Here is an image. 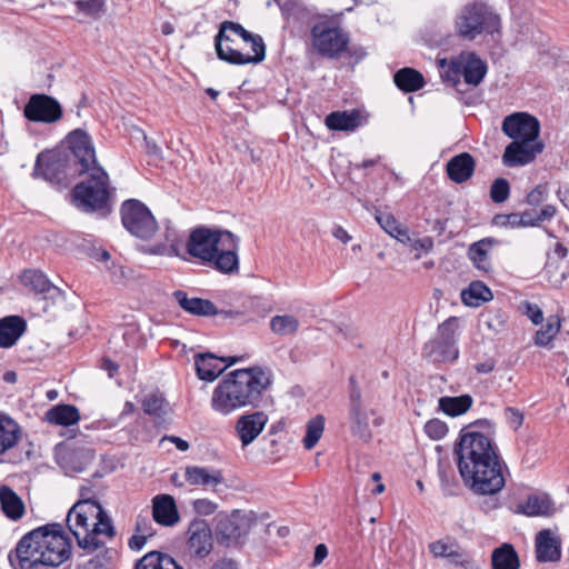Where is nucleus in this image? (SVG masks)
Wrapping results in <instances>:
<instances>
[{
    "label": "nucleus",
    "instance_id": "nucleus-58",
    "mask_svg": "<svg viewBox=\"0 0 569 569\" xmlns=\"http://www.w3.org/2000/svg\"><path fill=\"white\" fill-rule=\"evenodd\" d=\"M136 531L146 537H152L153 530L151 522L147 518L138 517L136 522Z\"/></svg>",
    "mask_w": 569,
    "mask_h": 569
},
{
    "label": "nucleus",
    "instance_id": "nucleus-21",
    "mask_svg": "<svg viewBox=\"0 0 569 569\" xmlns=\"http://www.w3.org/2000/svg\"><path fill=\"white\" fill-rule=\"evenodd\" d=\"M475 169L476 160L468 152L452 157L446 166L449 179L456 183L468 181L473 176Z\"/></svg>",
    "mask_w": 569,
    "mask_h": 569
},
{
    "label": "nucleus",
    "instance_id": "nucleus-34",
    "mask_svg": "<svg viewBox=\"0 0 569 569\" xmlns=\"http://www.w3.org/2000/svg\"><path fill=\"white\" fill-rule=\"evenodd\" d=\"M491 299V290L481 281H473L461 291V300L468 307H479Z\"/></svg>",
    "mask_w": 569,
    "mask_h": 569
},
{
    "label": "nucleus",
    "instance_id": "nucleus-61",
    "mask_svg": "<svg viewBox=\"0 0 569 569\" xmlns=\"http://www.w3.org/2000/svg\"><path fill=\"white\" fill-rule=\"evenodd\" d=\"M327 556H328L327 547L323 543L318 545L315 549L312 566L313 567L319 566L326 559Z\"/></svg>",
    "mask_w": 569,
    "mask_h": 569
},
{
    "label": "nucleus",
    "instance_id": "nucleus-8",
    "mask_svg": "<svg viewBox=\"0 0 569 569\" xmlns=\"http://www.w3.org/2000/svg\"><path fill=\"white\" fill-rule=\"evenodd\" d=\"M216 51L219 59L233 64L258 63L266 57L262 38L231 21L221 24L216 37Z\"/></svg>",
    "mask_w": 569,
    "mask_h": 569
},
{
    "label": "nucleus",
    "instance_id": "nucleus-48",
    "mask_svg": "<svg viewBox=\"0 0 569 569\" xmlns=\"http://www.w3.org/2000/svg\"><path fill=\"white\" fill-rule=\"evenodd\" d=\"M74 4L79 12L96 17L103 10L104 0H77Z\"/></svg>",
    "mask_w": 569,
    "mask_h": 569
},
{
    "label": "nucleus",
    "instance_id": "nucleus-51",
    "mask_svg": "<svg viewBox=\"0 0 569 569\" xmlns=\"http://www.w3.org/2000/svg\"><path fill=\"white\" fill-rule=\"evenodd\" d=\"M519 221H521L519 213H500L492 218V224L500 228H520Z\"/></svg>",
    "mask_w": 569,
    "mask_h": 569
},
{
    "label": "nucleus",
    "instance_id": "nucleus-54",
    "mask_svg": "<svg viewBox=\"0 0 569 569\" xmlns=\"http://www.w3.org/2000/svg\"><path fill=\"white\" fill-rule=\"evenodd\" d=\"M547 197H548L547 186L539 184L528 193L527 202L530 206H539L547 199Z\"/></svg>",
    "mask_w": 569,
    "mask_h": 569
},
{
    "label": "nucleus",
    "instance_id": "nucleus-59",
    "mask_svg": "<svg viewBox=\"0 0 569 569\" xmlns=\"http://www.w3.org/2000/svg\"><path fill=\"white\" fill-rule=\"evenodd\" d=\"M411 247L413 250H422L425 252H428L433 247V241L430 237H425L421 239H415L411 242Z\"/></svg>",
    "mask_w": 569,
    "mask_h": 569
},
{
    "label": "nucleus",
    "instance_id": "nucleus-20",
    "mask_svg": "<svg viewBox=\"0 0 569 569\" xmlns=\"http://www.w3.org/2000/svg\"><path fill=\"white\" fill-rule=\"evenodd\" d=\"M236 361V358H230V361L227 362V359L218 358L212 353H198L194 357L198 377L207 381L214 380L226 368Z\"/></svg>",
    "mask_w": 569,
    "mask_h": 569
},
{
    "label": "nucleus",
    "instance_id": "nucleus-11",
    "mask_svg": "<svg viewBox=\"0 0 569 569\" xmlns=\"http://www.w3.org/2000/svg\"><path fill=\"white\" fill-rule=\"evenodd\" d=\"M348 422L351 435L362 442H369L373 437V428L380 427L383 422L376 410L362 402L361 392L356 386L350 391Z\"/></svg>",
    "mask_w": 569,
    "mask_h": 569
},
{
    "label": "nucleus",
    "instance_id": "nucleus-36",
    "mask_svg": "<svg viewBox=\"0 0 569 569\" xmlns=\"http://www.w3.org/2000/svg\"><path fill=\"white\" fill-rule=\"evenodd\" d=\"M300 328V321L293 315H277L270 319V330L280 337L293 336Z\"/></svg>",
    "mask_w": 569,
    "mask_h": 569
},
{
    "label": "nucleus",
    "instance_id": "nucleus-64",
    "mask_svg": "<svg viewBox=\"0 0 569 569\" xmlns=\"http://www.w3.org/2000/svg\"><path fill=\"white\" fill-rule=\"evenodd\" d=\"M391 237L396 238L398 241L403 243H410L412 242V239L409 236L408 229L402 227L401 224L397 228V231H395Z\"/></svg>",
    "mask_w": 569,
    "mask_h": 569
},
{
    "label": "nucleus",
    "instance_id": "nucleus-32",
    "mask_svg": "<svg viewBox=\"0 0 569 569\" xmlns=\"http://www.w3.org/2000/svg\"><path fill=\"white\" fill-rule=\"evenodd\" d=\"M19 279L23 287L34 293H48L51 290H57L47 276L39 270H26L20 274Z\"/></svg>",
    "mask_w": 569,
    "mask_h": 569
},
{
    "label": "nucleus",
    "instance_id": "nucleus-30",
    "mask_svg": "<svg viewBox=\"0 0 569 569\" xmlns=\"http://www.w3.org/2000/svg\"><path fill=\"white\" fill-rule=\"evenodd\" d=\"M493 243V239L486 238L470 246L468 256L477 269L486 272L491 269L489 251Z\"/></svg>",
    "mask_w": 569,
    "mask_h": 569
},
{
    "label": "nucleus",
    "instance_id": "nucleus-50",
    "mask_svg": "<svg viewBox=\"0 0 569 569\" xmlns=\"http://www.w3.org/2000/svg\"><path fill=\"white\" fill-rule=\"evenodd\" d=\"M425 431L431 439L439 440L447 435L448 428L445 422L432 419L425 425Z\"/></svg>",
    "mask_w": 569,
    "mask_h": 569
},
{
    "label": "nucleus",
    "instance_id": "nucleus-15",
    "mask_svg": "<svg viewBox=\"0 0 569 569\" xmlns=\"http://www.w3.org/2000/svg\"><path fill=\"white\" fill-rule=\"evenodd\" d=\"M24 116L31 121L54 122L62 116L57 100L43 94L32 96L24 107Z\"/></svg>",
    "mask_w": 569,
    "mask_h": 569
},
{
    "label": "nucleus",
    "instance_id": "nucleus-46",
    "mask_svg": "<svg viewBox=\"0 0 569 569\" xmlns=\"http://www.w3.org/2000/svg\"><path fill=\"white\" fill-rule=\"evenodd\" d=\"M510 194V184L507 179L498 178L490 187V198L495 203L507 201Z\"/></svg>",
    "mask_w": 569,
    "mask_h": 569
},
{
    "label": "nucleus",
    "instance_id": "nucleus-39",
    "mask_svg": "<svg viewBox=\"0 0 569 569\" xmlns=\"http://www.w3.org/2000/svg\"><path fill=\"white\" fill-rule=\"evenodd\" d=\"M545 269L548 281L555 287H560L569 277V263L567 260L548 258Z\"/></svg>",
    "mask_w": 569,
    "mask_h": 569
},
{
    "label": "nucleus",
    "instance_id": "nucleus-2",
    "mask_svg": "<svg viewBox=\"0 0 569 569\" xmlns=\"http://www.w3.org/2000/svg\"><path fill=\"white\" fill-rule=\"evenodd\" d=\"M68 148L72 156L70 164L74 172L84 177L72 190L73 201L78 208L87 212L110 211L111 187L109 176L97 162L96 151L89 134L80 129L67 137Z\"/></svg>",
    "mask_w": 569,
    "mask_h": 569
},
{
    "label": "nucleus",
    "instance_id": "nucleus-40",
    "mask_svg": "<svg viewBox=\"0 0 569 569\" xmlns=\"http://www.w3.org/2000/svg\"><path fill=\"white\" fill-rule=\"evenodd\" d=\"M142 408L147 415L163 417L169 413V403L158 392L147 395L142 400Z\"/></svg>",
    "mask_w": 569,
    "mask_h": 569
},
{
    "label": "nucleus",
    "instance_id": "nucleus-47",
    "mask_svg": "<svg viewBox=\"0 0 569 569\" xmlns=\"http://www.w3.org/2000/svg\"><path fill=\"white\" fill-rule=\"evenodd\" d=\"M449 561L453 565L460 566L465 569H475L476 563L470 555L461 548L458 543L453 548V550L447 557Z\"/></svg>",
    "mask_w": 569,
    "mask_h": 569
},
{
    "label": "nucleus",
    "instance_id": "nucleus-5",
    "mask_svg": "<svg viewBox=\"0 0 569 569\" xmlns=\"http://www.w3.org/2000/svg\"><path fill=\"white\" fill-rule=\"evenodd\" d=\"M239 238L228 230L197 228L188 239L187 251L190 256L212 264L222 273H232L239 269Z\"/></svg>",
    "mask_w": 569,
    "mask_h": 569
},
{
    "label": "nucleus",
    "instance_id": "nucleus-28",
    "mask_svg": "<svg viewBox=\"0 0 569 569\" xmlns=\"http://www.w3.org/2000/svg\"><path fill=\"white\" fill-rule=\"evenodd\" d=\"M0 506L3 513L11 520H19L24 515L22 499L7 486L0 488Z\"/></svg>",
    "mask_w": 569,
    "mask_h": 569
},
{
    "label": "nucleus",
    "instance_id": "nucleus-17",
    "mask_svg": "<svg viewBox=\"0 0 569 569\" xmlns=\"http://www.w3.org/2000/svg\"><path fill=\"white\" fill-rule=\"evenodd\" d=\"M451 70L461 73L468 84L478 86L487 73V66L475 53L462 52L451 61Z\"/></svg>",
    "mask_w": 569,
    "mask_h": 569
},
{
    "label": "nucleus",
    "instance_id": "nucleus-53",
    "mask_svg": "<svg viewBox=\"0 0 569 569\" xmlns=\"http://www.w3.org/2000/svg\"><path fill=\"white\" fill-rule=\"evenodd\" d=\"M522 311L533 325H540L543 320V312L536 303L525 301L522 303Z\"/></svg>",
    "mask_w": 569,
    "mask_h": 569
},
{
    "label": "nucleus",
    "instance_id": "nucleus-31",
    "mask_svg": "<svg viewBox=\"0 0 569 569\" xmlns=\"http://www.w3.org/2000/svg\"><path fill=\"white\" fill-rule=\"evenodd\" d=\"M78 409L70 405H58L46 412V420L58 426H71L79 421Z\"/></svg>",
    "mask_w": 569,
    "mask_h": 569
},
{
    "label": "nucleus",
    "instance_id": "nucleus-29",
    "mask_svg": "<svg viewBox=\"0 0 569 569\" xmlns=\"http://www.w3.org/2000/svg\"><path fill=\"white\" fill-rule=\"evenodd\" d=\"M492 569H519L520 560L515 548L510 543H503L491 553Z\"/></svg>",
    "mask_w": 569,
    "mask_h": 569
},
{
    "label": "nucleus",
    "instance_id": "nucleus-24",
    "mask_svg": "<svg viewBox=\"0 0 569 569\" xmlns=\"http://www.w3.org/2000/svg\"><path fill=\"white\" fill-rule=\"evenodd\" d=\"M27 323L19 316H8L0 320V347L13 346L26 331Z\"/></svg>",
    "mask_w": 569,
    "mask_h": 569
},
{
    "label": "nucleus",
    "instance_id": "nucleus-56",
    "mask_svg": "<svg viewBox=\"0 0 569 569\" xmlns=\"http://www.w3.org/2000/svg\"><path fill=\"white\" fill-rule=\"evenodd\" d=\"M506 418H507V421L509 422V425L515 430L520 428L523 422V415L518 409H515V408H508L506 410Z\"/></svg>",
    "mask_w": 569,
    "mask_h": 569
},
{
    "label": "nucleus",
    "instance_id": "nucleus-33",
    "mask_svg": "<svg viewBox=\"0 0 569 569\" xmlns=\"http://www.w3.org/2000/svg\"><path fill=\"white\" fill-rule=\"evenodd\" d=\"M396 86L405 92H413L425 86L422 74L412 68H402L393 76Z\"/></svg>",
    "mask_w": 569,
    "mask_h": 569
},
{
    "label": "nucleus",
    "instance_id": "nucleus-42",
    "mask_svg": "<svg viewBox=\"0 0 569 569\" xmlns=\"http://www.w3.org/2000/svg\"><path fill=\"white\" fill-rule=\"evenodd\" d=\"M325 430V418L321 415H318L310 419L306 427V436L303 438V446L306 449H312L320 438L322 437Z\"/></svg>",
    "mask_w": 569,
    "mask_h": 569
},
{
    "label": "nucleus",
    "instance_id": "nucleus-22",
    "mask_svg": "<svg viewBox=\"0 0 569 569\" xmlns=\"http://www.w3.org/2000/svg\"><path fill=\"white\" fill-rule=\"evenodd\" d=\"M184 479L190 486L202 488H216L223 482L221 471L199 466H188L184 468Z\"/></svg>",
    "mask_w": 569,
    "mask_h": 569
},
{
    "label": "nucleus",
    "instance_id": "nucleus-25",
    "mask_svg": "<svg viewBox=\"0 0 569 569\" xmlns=\"http://www.w3.org/2000/svg\"><path fill=\"white\" fill-rule=\"evenodd\" d=\"M178 305L187 312L194 316H214L218 313L217 307L210 301L196 297H188L183 291L173 292Z\"/></svg>",
    "mask_w": 569,
    "mask_h": 569
},
{
    "label": "nucleus",
    "instance_id": "nucleus-45",
    "mask_svg": "<svg viewBox=\"0 0 569 569\" xmlns=\"http://www.w3.org/2000/svg\"><path fill=\"white\" fill-rule=\"evenodd\" d=\"M57 161L52 153H40L37 157L33 174L48 178L54 171Z\"/></svg>",
    "mask_w": 569,
    "mask_h": 569
},
{
    "label": "nucleus",
    "instance_id": "nucleus-16",
    "mask_svg": "<svg viewBox=\"0 0 569 569\" xmlns=\"http://www.w3.org/2000/svg\"><path fill=\"white\" fill-rule=\"evenodd\" d=\"M187 548L190 555L197 558H204L212 551V532L206 521L193 520L189 525Z\"/></svg>",
    "mask_w": 569,
    "mask_h": 569
},
{
    "label": "nucleus",
    "instance_id": "nucleus-52",
    "mask_svg": "<svg viewBox=\"0 0 569 569\" xmlns=\"http://www.w3.org/2000/svg\"><path fill=\"white\" fill-rule=\"evenodd\" d=\"M376 220L389 236L393 234L395 231H397V228L400 226L396 218L387 212H378L376 214Z\"/></svg>",
    "mask_w": 569,
    "mask_h": 569
},
{
    "label": "nucleus",
    "instance_id": "nucleus-9",
    "mask_svg": "<svg viewBox=\"0 0 569 569\" xmlns=\"http://www.w3.org/2000/svg\"><path fill=\"white\" fill-rule=\"evenodd\" d=\"M499 26V16L481 2L466 4L456 18L458 34L468 40H473L482 32L493 33Z\"/></svg>",
    "mask_w": 569,
    "mask_h": 569
},
{
    "label": "nucleus",
    "instance_id": "nucleus-44",
    "mask_svg": "<svg viewBox=\"0 0 569 569\" xmlns=\"http://www.w3.org/2000/svg\"><path fill=\"white\" fill-rule=\"evenodd\" d=\"M166 241L168 243H158L153 247L143 249V252L159 256H178L179 248L177 243V234L173 230L168 229L166 232Z\"/></svg>",
    "mask_w": 569,
    "mask_h": 569
},
{
    "label": "nucleus",
    "instance_id": "nucleus-43",
    "mask_svg": "<svg viewBox=\"0 0 569 569\" xmlns=\"http://www.w3.org/2000/svg\"><path fill=\"white\" fill-rule=\"evenodd\" d=\"M94 453L89 448H74L66 457L67 463L72 471H82L92 460Z\"/></svg>",
    "mask_w": 569,
    "mask_h": 569
},
{
    "label": "nucleus",
    "instance_id": "nucleus-13",
    "mask_svg": "<svg viewBox=\"0 0 569 569\" xmlns=\"http://www.w3.org/2000/svg\"><path fill=\"white\" fill-rule=\"evenodd\" d=\"M458 319L449 318L438 327L437 336L426 343L425 352L432 361H451L458 357L455 347Z\"/></svg>",
    "mask_w": 569,
    "mask_h": 569
},
{
    "label": "nucleus",
    "instance_id": "nucleus-3",
    "mask_svg": "<svg viewBox=\"0 0 569 569\" xmlns=\"http://www.w3.org/2000/svg\"><path fill=\"white\" fill-rule=\"evenodd\" d=\"M271 383L272 376L268 369L251 367L233 370L213 389L211 408L221 416H229L247 407L257 408Z\"/></svg>",
    "mask_w": 569,
    "mask_h": 569
},
{
    "label": "nucleus",
    "instance_id": "nucleus-6",
    "mask_svg": "<svg viewBox=\"0 0 569 569\" xmlns=\"http://www.w3.org/2000/svg\"><path fill=\"white\" fill-rule=\"evenodd\" d=\"M502 132L512 139L505 149L502 162L508 167L530 163L543 149L539 140V120L527 112H515L507 116L501 126Z\"/></svg>",
    "mask_w": 569,
    "mask_h": 569
},
{
    "label": "nucleus",
    "instance_id": "nucleus-4",
    "mask_svg": "<svg viewBox=\"0 0 569 569\" xmlns=\"http://www.w3.org/2000/svg\"><path fill=\"white\" fill-rule=\"evenodd\" d=\"M70 549L60 525H49L27 533L9 560L19 569H34L39 565L57 567L69 558Z\"/></svg>",
    "mask_w": 569,
    "mask_h": 569
},
{
    "label": "nucleus",
    "instance_id": "nucleus-10",
    "mask_svg": "<svg viewBox=\"0 0 569 569\" xmlns=\"http://www.w3.org/2000/svg\"><path fill=\"white\" fill-rule=\"evenodd\" d=\"M310 37L315 51L325 58L336 59L348 51L349 34L332 21L315 23Z\"/></svg>",
    "mask_w": 569,
    "mask_h": 569
},
{
    "label": "nucleus",
    "instance_id": "nucleus-35",
    "mask_svg": "<svg viewBox=\"0 0 569 569\" xmlns=\"http://www.w3.org/2000/svg\"><path fill=\"white\" fill-rule=\"evenodd\" d=\"M136 569H182L173 558L168 555L152 551L143 556Z\"/></svg>",
    "mask_w": 569,
    "mask_h": 569
},
{
    "label": "nucleus",
    "instance_id": "nucleus-18",
    "mask_svg": "<svg viewBox=\"0 0 569 569\" xmlns=\"http://www.w3.org/2000/svg\"><path fill=\"white\" fill-rule=\"evenodd\" d=\"M535 548L539 562H553L561 558V539L551 529H542L536 535Z\"/></svg>",
    "mask_w": 569,
    "mask_h": 569
},
{
    "label": "nucleus",
    "instance_id": "nucleus-14",
    "mask_svg": "<svg viewBox=\"0 0 569 569\" xmlns=\"http://www.w3.org/2000/svg\"><path fill=\"white\" fill-rule=\"evenodd\" d=\"M251 526V516L239 510H234L230 515L219 513L216 526L218 541L227 547L237 546L248 535Z\"/></svg>",
    "mask_w": 569,
    "mask_h": 569
},
{
    "label": "nucleus",
    "instance_id": "nucleus-26",
    "mask_svg": "<svg viewBox=\"0 0 569 569\" xmlns=\"http://www.w3.org/2000/svg\"><path fill=\"white\" fill-rule=\"evenodd\" d=\"M22 437L21 427L10 417H0V457L13 449Z\"/></svg>",
    "mask_w": 569,
    "mask_h": 569
},
{
    "label": "nucleus",
    "instance_id": "nucleus-38",
    "mask_svg": "<svg viewBox=\"0 0 569 569\" xmlns=\"http://www.w3.org/2000/svg\"><path fill=\"white\" fill-rule=\"evenodd\" d=\"M561 329V320L558 316H550L547 323L535 335L533 341L538 347L549 346Z\"/></svg>",
    "mask_w": 569,
    "mask_h": 569
},
{
    "label": "nucleus",
    "instance_id": "nucleus-7",
    "mask_svg": "<svg viewBox=\"0 0 569 569\" xmlns=\"http://www.w3.org/2000/svg\"><path fill=\"white\" fill-rule=\"evenodd\" d=\"M67 522L82 549L96 550L102 545L101 536H114L109 516L96 500L86 499L74 503L68 512Z\"/></svg>",
    "mask_w": 569,
    "mask_h": 569
},
{
    "label": "nucleus",
    "instance_id": "nucleus-55",
    "mask_svg": "<svg viewBox=\"0 0 569 569\" xmlns=\"http://www.w3.org/2000/svg\"><path fill=\"white\" fill-rule=\"evenodd\" d=\"M192 506L193 510L200 516H210L218 508L217 503L209 499H197L193 501Z\"/></svg>",
    "mask_w": 569,
    "mask_h": 569
},
{
    "label": "nucleus",
    "instance_id": "nucleus-60",
    "mask_svg": "<svg viewBox=\"0 0 569 569\" xmlns=\"http://www.w3.org/2000/svg\"><path fill=\"white\" fill-rule=\"evenodd\" d=\"M210 569H239V565L231 558L218 559Z\"/></svg>",
    "mask_w": 569,
    "mask_h": 569
},
{
    "label": "nucleus",
    "instance_id": "nucleus-41",
    "mask_svg": "<svg viewBox=\"0 0 569 569\" xmlns=\"http://www.w3.org/2000/svg\"><path fill=\"white\" fill-rule=\"evenodd\" d=\"M523 515L529 517L548 516L551 510L549 499L545 497L531 496L520 506Z\"/></svg>",
    "mask_w": 569,
    "mask_h": 569
},
{
    "label": "nucleus",
    "instance_id": "nucleus-19",
    "mask_svg": "<svg viewBox=\"0 0 569 569\" xmlns=\"http://www.w3.org/2000/svg\"><path fill=\"white\" fill-rule=\"evenodd\" d=\"M268 422V417L262 411L241 416L236 423V432L241 441L242 447L253 442L261 433Z\"/></svg>",
    "mask_w": 569,
    "mask_h": 569
},
{
    "label": "nucleus",
    "instance_id": "nucleus-1",
    "mask_svg": "<svg viewBox=\"0 0 569 569\" xmlns=\"http://www.w3.org/2000/svg\"><path fill=\"white\" fill-rule=\"evenodd\" d=\"M493 425L487 419L466 426L455 452L463 483L476 495H496L505 487L503 462L493 443Z\"/></svg>",
    "mask_w": 569,
    "mask_h": 569
},
{
    "label": "nucleus",
    "instance_id": "nucleus-23",
    "mask_svg": "<svg viewBox=\"0 0 569 569\" xmlns=\"http://www.w3.org/2000/svg\"><path fill=\"white\" fill-rule=\"evenodd\" d=\"M152 517L162 526H173L179 521L174 499L169 495H158L152 500Z\"/></svg>",
    "mask_w": 569,
    "mask_h": 569
},
{
    "label": "nucleus",
    "instance_id": "nucleus-63",
    "mask_svg": "<svg viewBox=\"0 0 569 569\" xmlns=\"http://www.w3.org/2000/svg\"><path fill=\"white\" fill-rule=\"evenodd\" d=\"M557 212V209L555 206L552 204H546L539 212H538V218H539V221L542 222L545 220H550L555 217Z\"/></svg>",
    "mask_w": 569,
    "mask_h": 569
},
{
    "label": "nucleus",
    "instance_id": "nucleus-49",
    "mask_svg": "<svg viewBox=\"0 0 569 569\" xmlns=\"http://www.w3.org/2000/svg\"><path fill=\"white\" fill-rule=\"evenodd\" d=\"M456 546V541L442 539L430 543L429 550L437 558H447Z\"/></svg>",
    "mask_w": 569,
    "mask_h": 569
},
{
    "label": "nucleus",
    "instance_id": "nucleus-27",
    "mask_svg": "<svg viewBox=\"0 0 569 569\" xmlns=\"http://www.w3.org/2000/svg\"><path fill=\"white\" fill-rule=\"evenodd\" d=\"M325 122L330 130L352 131L361 124V114L357 110L336 111L329 113Z\"/></svg>",
    "mask_w": 569,
    "mask_h": 569
},
{
    "label": "nucleus",
    "instance_id": "nucleus-12",
    "mask_svg": "<svg viewBox=\"0 0 569 569\" xmlns=\"http://www.w3.org/2000/svg\"><path fill=\"white\" fill-rule=\"evenodd\" d=\"M124 228L141 240L151 239L158 231V223L150 210L138 200H127L121 207Z\"/></svg>",
    "mask_w": 569,
    "mask_h": 569
},
{
    "label": "nucleus",
    "instance_id": "nucleus-57",
    "mask_svg": "<svg viewBox=\"0 0 569 569\" xmlns=\"http://www.w3.org/2000/svg\"><path fill=\"white\" fill-rule=\"evenodd\" d=\"M519 214L521 218V221H519L520 227H533L540 222L538 218V211L536 210H527Z\"/></svg>",
    "mask_w": 569,
    "mask_h": 569
},
{
    "label": "nucleus",
    "instance_id": "nucleus-37",
    "mask_svg": "<svg viewBox=\"0 0 569 569\" xmlns=\"http://www.w3.org/2000/svg\"><path fill=\"white\" fill-rule=\"evenodd\" d=\"M472 405V398L469 395L459 397H441L439 399L440 409L448 416L456 417L467 412Z\"/></svg>",
    "mask_w": 569,
    "mask_h": 569
},
{
    "label": "nucleus",
    "instance_id": "nucleus-62",
    "mask_svg": "<svg viewBox=\"0 0 569 569\" xmlns=\"http://www.w3.org/2000/svg\"><path fill=\"white\" fill-rule=\"evenodd\" d=\"M148 537L143 536V535H140V533H136L133 535L130 540H129V547L132 549V550H140L143 548V546L146 545V541H147Z\"/></svg>",
    "mask_w": 569,
    "mask_h": 569
}]
</instances>
